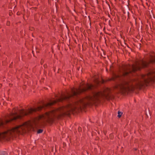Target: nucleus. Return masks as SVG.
Listing matches in <instances>:
<instances>
[{
  "label": "nucleus",
  "mask_w": 155,
  "mask_h": 155,
  "mask_svg": "<svg viewBox=\"0 0 155 155\" xmlns=\"http://www.w3.org/2000/svg\"><path fill=\"white\" fill-rule=\"evenodd\" d=\"M151 58L149 62H147L143 61L141 63V65L142 68H148L150 64H155V57L152 55H150Z\"/></svg>",
  "instance_id": "nucleus-6"
},
{
  "label": "nucleus",
  "mask_w": 155,
  "mask_h": 155,
  "mask_svg": "<svg viewBox=\"0 0 155 155\" xmlns=\"http://www.w3.org/2000/svg\"><path fill=\"white\" fill-rule=\"evenodd\" d=\"M13 136V127L6 131L0 133V140L1 139H5L8 136Z\"/></svg>",
  "instance_id": "nucleus-5"
},
{
  "label": "nucleus",
  "mask_w": 155,
  "mask_h": 155,
  "mask_svg": "<svg viewBox=\"0 0 155 155\" xmlns=\"http://www.w3.org/2000/svg\"><path fill=\"white\" fill-rule=\"evenodd\" d=\"M134 71H136V68H134Z\"/></svg>",
  "instance_id": "nucleus-28"
},
{
  "label": "nucleus",
  "mask_w": 155,
  "mask_h": 155,
  "mask_svg": "<svg viewBox=\"0 0 155 155\" xmlns=\"http://www.w3.org/2000/svg\"><path fill=\"white\" fill-rule=\"evenodd\" d=\"M17 15H19L18 14V13H17Z\"/></svg>",
  "instance_id": "nucleus-49"
},
{
  "label": "nucleus",
  "mask_w": 155,
  "mask_h": 155,
  "mask_svg": "<svg viewBox=\"0 0 155 155\" xmlns=\"http://www.w3.org/2000/svg\"><path fill=\"white\" fill-rule=\"evenodd\" d=\"M128 10H127V11Z\"/></svg>",
  "instance_id": "nucleus-52"
},
{
  "label": "nucleus",
  "mask_w": 155,
  "mask_h": 155,
  "mask_svg": "<svg viewBox=\"0 0 155 155\" xmlns=\"http://www.w3.org/2000/svg\"><path fill=\"white\" fill-rule=\"evenodd\" d=\"M92 95H87L85 98L88 101L95 104L100 102V98L102 95L101 91H93L91 92Z\"/></svg>",
  "instance_id": "nucleus-2"
},
{
  "label": "nucleus",
  "mask_w": 155,
  "mask_h": 155,
  "mask_svg": "<svg viewBox=\"0 0 155 155\" xmlns=\"http://www.w3.org/2000/svg\"><path fill=\"white\" fill-rule=\"evenodd\" d=\"M83 30V28H80V31H81V32H82V31Z\"/></svg>",
  "instance_id": "nucleus-27"
},
{
  "label": "nucleus",
  "mask_w": 155,
  "mask_h": 155,
  "mask_svg": "<svg viewBox=\"0 0 155 155\" xmlns=\"http://www.w3.org/2000/svg\"><path fill=\"white\" fill-rule=\"evenodd\" d=\"M42 59H41V64H42L43 63V62H42Z\"/></svg>",
  "instance_id": "nucleus-31"
},
{
  "label": "nucleus",
  "mask_w": 155,
  "mask_h": 155,
  "mask_svg": "<svg viewBox=\"0 0 155 155\" xmlns=\"http://www.w3.org/2000/svg\"><path fill=\"white\" fill-rule=\"evenodd\" d=\"M75 43H76V40H75Z\"/></svg>",
  "instance_id": "nucleus-48"
},
{
  "label": "nucleus",
  "mask_w": 155,
  "mask_h": 155,
  "mask_svg": "<svg viewBox=\"0 0 155 155\" xmlns=\"http://www.w3.org/2000/svg\"><path fill=\"white\" fill-rule=\"evenodd\" d=\"M114 62L110 66L109 71L111 73L112 77L111 80L115 81L119 80L121 82L120 84V87L121 90L125 93L133 92L135 89L141 90L144 89L150 85V82L154 83L155 80L154 78H149L145 79L143 83L139 82L137 83L136 86L133 85L130 86L129 82L125 78V77L127 76L129 73L127 71V67L125 64H117V66L118 69V72L120 74H117L115 73L114 70V66L113 64Z\"/></svg>",
  "instance_id": "nucleus-1"
},
{
  "label": "nucleus",
  "mask_w": 155,
  "mask_h": 155,
  "mask_svg": "<svg viewBox=\"0 0 155 155\" xmlns=\"http://www.w3.org/2000/svg\"><path fill=\"white\" fill-rule=\"evenodd\" d=\"M127 47H128V48H129L128 45H127Z\"/></svg>",
  "instance_id": "nucleus-53"
},
{
  "label": "nucleus",
  "mask_w": 155,
  "mask_h": 155,
  "mask_svg": "<svg viewBox=\"0 0 155 155\" xmlns=\"http://www.w3.org/2000/svg\"><path fill=\"white\" fill-rule=\"evenodd\" d=\"M53 113V111H51L46 112L44 114L39 115L37 118L38 123L42 124L45 123L46 120L53 122V120L52 117Z\"/></svg>",
  "instance_id": "nucleus-3"
},
{
  "label": "nucleus",
  "mask_w": 155,
  "mask_h": 155,
  "mask_svg": "<svg viewBox=\"0 0 155 155\" xmlns=\"http://www.w3.org/2000/svg\"><path fill=\"white\" fill-rule=\"evenodd\" d=\"M106 71L107 72L108 71V70L107 68H106Z\"/></svg>",
  "instance_id": "nucleus-38"
},
{
  "label": "nucleus",
  "mask_w": 155,
  "mask_h": 155,
  "mask_svg": "<svg viewBox=\"0 0 155 155\" xmlns=\"http://www.w3.org/2000/svg\"><path fill=\"white\" fill-rule=\"evenodd\" d=\"M32 37H34V35H33V34H32Z\"/></svg>",
  "instance_id": "nucleus-42"
},
{
  "label": "nucleus",
  "mask_w": 155,
  "mask_h": 155,
  "mask_svg": "<svg viewBox=\"0 0 155 155\" xmlns=\"http://www.w3.org/2000/svg\"><path fill=\"white\" fill-rule=\"evenodd\" d=\"M106 3L108 5L109 7V8H110V5H109V2H106Z\"/></svg>",
  "instance_id": "nucleus-25"
},
{
  "label": "nucleus",
  "mask_w": 155,
  "mask_h": 155,
  "mask_svg": "<svg viewBox=\"0 0 155 155\" xmlns=\"http://www.w3.org/2000/svg\"><path fill=\"white\" fill-rule=\"evenodd\" d=\"M63 147H65L66 146V143L64 142L63 143Z\"/></svg>",
  "instance_id": "nucleus-21"
},
{
  "label": "nucleus",
  "mask_w": 155,
  "mask_h": 155,
  "mask_svg": "<svg viewBox=\"0 0 155 155\" xmlns=\"http://www.w3.org/2000/svg\"><path fill=\"white\" fill-rule=\"evenodd\" d=\"M68 72L70 74V73H71V71H69H69H68Z\"/></svg>",
  "instance_id": "nucleus-30"
},
{
  "label": "nucleus",
  "mask_w": 155,
  "mask_h": 155,
  "mask_svg": "<svg viewBox=\"0 0 155 155\" xmlns=\"http://www.w3.org/2000/svg\"><path fill=\"white\" fill-rule=\"evenodd\" d=\"M99 138L98 137H97L95 139V140H99Z\"/></svg>",
  "instance_id": "nucleus-22"
},
{
  "label": "nucleus",
  "mask_w": 155,
  "mask_h": 155,
  "mask_svg": "<svg viewBox=\"0 0 155 155\" xmlns=\"http://www.w3.org/2000/svg\"><path fill=\"white\" fill-rule=\"evenodd\" d=\"M62 18L63 20V17L62 16Z\"/></svg>",
  "instance_id": "nucleus-51"
},
{
  "label": "nucleus",
  "mask_w": 155,
  "mask_h": 155,
  "mask_svg": "<svg viewBox=\"0 0 155 155\" xmlns=\"http://www.w3.org/2000/svg\"><path fill=\"white\" fill-rule=\"evenodd\" d=\"M42 79L43 80H44V78H42Z\"/></svg>",
  "instance_id": "nucleus-46"
},
{
  "label": "nucleus",
  "mask_w": 155,
  "mask_h": 155,
  "mask_svg": "<svg viewBox=\"0 0 155 155\" xmlns=\"http://www.w3.org/2000/svg\"><path fill=\"white\" fill-rule=\"evenodd\" d=\"M13 109L14 110L15 112L16 111V110L15 108H14Z\"/></svg>",
  "instance_id": "nucleus-33"
},
{
  "label": "nucleus",
  "mask_w": 155,
  "mask_h": 155,
  "mask_svg": "<svg viewBox=\"0 0 155 155\" xmlns=\"http://www.w3.org/2000/svg\"><path fill=\"white\" fill-rule=\"evenodd\" d=\"M68 113L66 114V113H65L64 114L65 115H69L71 113H73L75 111V109L73 108L72 107V105H68Z\"/></svg>",
  "instance_id": "nucleus-8"
},
{
  "label": "nucleus",
  "mask_w": 155,
  "mask_h": 155,
  "mask_svg": "<svg viewBox=\"0 0 155 155\" xmlns=\"http://www.w3.org/2000/svg\"><path fill=\"white\" fill-rule=\"evenodd\" d=\"M15 114H17V115L13 118V120H16L21 118V116L17 115V113L15 112Z\"/></svg>",
  "instance_id": "nucleus-9"
},
{
  "label": "nucleus",
  "mask_w": 155,
  "mask_h": 155,
  "mask_svg": "<svg viewBox=\"0 0 155 155\" xmlns=\"http://www.w3.org/2000/svg\"><path fill=\"white\" fill-rule=\"evenodd\" d=\"M146 1H147V0H146Z\"/></svg>",
  "instance_id": "nucleus-56"
},
{
  "label": "nucleus",
  "mask_w": 155,
  "mask_h": 155,
  "mask_svg": "<svg viewBox=\"0 0 155 155\" xmlns=\"http://www.w3.org/2000/svg\"><path fill=\"white\" fill-rule=\"evenodd\" d=\"M146 115L147 117L148 118V114H147V113L146 114Z\"/></svg>",
  "instance_id": "nucleus-39"
},
{
  "label": "nucleus",
  "mask_w": 155,
  "mask_h": 155,
  "mask_svg": "<svg viewBox=\"0 0 155 155\" xmlns=\"http://www.w3.org/2000/svg\"><path fill=\"white\" fill-rule=\"evenodd\" d=\"M0 155H8V154L5 151H2L0 152Z\"/></svg>",
  "instance_id": "nucleus-11"
},
{
  "label": "nucleus",
  "mask_w": 155,
  "mask_h": 155,
  "mask_svg": "<svg viewBox=\"0 0 155 155\" xmlns=\"http://www.w3.org/2000/svg\"><path fill=\"white\" fill-rule=\"evenodd\" d=\"M94 86L91 84L87 83V87H84L81 90V92H86L88 91H92L94 87Z\"/></svg>",
  "instance_id": "nucleus-7"
},
{
  "label": "nucleus",
  "mask_w": 155,
  "mask_h": 155,
  "mask_svg": "<svg viewBox=\"0 0 155 155\" xmlns=\"http://www.w3.org/2000/svg\"><path fill=\"white\" fill-rule=\"evenodd\" d=\"M130 13L128 11H127V16H128V19L129 18H130Z\"/></svg>",
  "instance_id": "nucleus-18"
},
{
  "label": "nucleus",
  "mask_w": 155,
  "mask_h": 155,
  "mask_svg": "<svg viewBox=\"0 0 155 155\" xmlns=\"http://www.w3.org/2000/svg\"><path fill=\"white\" fill-rule=\"evenodd\" d=\"M78 93V92L76 91H74L73 92V95L71 96H77Z\"/></svg>",
  "instance_id": "nucleus-14"
},
{
  "label": "nucleus",
  "mask_w": 155,
  "mask_h": 155,
  "mask_svg": "<svg viewBox=\"0 0 155 155\" xmlns=\"http://www.w3.org/2000/svg\"><path fill=\"white\" fill-rule=\"evenodd\" d=\"M59 69H58V71H59ZM58 73H59V71H58Z\"/></svg>",
  "instance_id": "nucleus-47"
},
{
  "label": "nucleus",
  "mask_w": 155,
  "mask_h": 155,
  "mask_svg": "<svg viewBox=\"0 0 155 155\" xmlns=\"http://www.w3.org/2000/svg\"><path fill=\"white\" fill-rule=\"evenodd\" d=\"M103 82H104V80H103Z\"/></svg>",
  "instance_id": "nucleus-43"
},
{
  "label": "nucleus",
  "mask_w": 155,
  "mask_h": 155,
  "mask_svg": "<svg viewBox=\"0 0 155 155\" xmlns=\"http://www.w3.org/2000/svg\"><path fill=\"white\" fill-rule=\"evenodd\" d=\"M141 45V44H139V45Z\"/></svg>",
  "instance_id": "nucleus-50"
},
{
  "label": "nucleus",
  "mask_w": 155,
  "mask_h": 155,
  "mask_svg": "<svg viewBox=\"0 0 155 155\" xmlns=\"http://www.w3.org/2000/svg\"><path fill=\"white\" fill-rule=\"evenodd\" d=\"M1 28V26L0 25V28Z\"/></svg>",
  "instance_id": "nucleus-55"
},
{
  "label": "nucleus",
  "mask_w": 155,
  "mask_h": 155,
  "mask_svg": "<svg viewBox=\"0 0 155 155\" xmlns=\"http://www.w3.org/2000/svg\"><path fill=\"white\" fill-rule=\"evenodd\" d=\"M46 73V71H45V70H44V74L45 73Z\"/></svg>",
  "instance_id": "nucleus-37"
},
{
  "label": "nucleus",
  "mask_w": 155,
  "mask_h": 155,
  "mask_svg": "<svg viewBox=\"0 0 155 155\" xmlns=\"http://www.w3.org/2000/svg\"><path fill=\"white\" fill-rule=\"evenodd\" d=\"M35 8V9H37V8H36V7H35V8Z\"/></svg>",
  "instance_id": "nucleus-44"
},
{
  "label": "nucleus",
  "mask_w": 155,
  "mask_h": 155,
  "mask_svg": "<svg viewBox=\"0 0 155 155\" xmlns=\"http://www.w3.org/2000/svg\"><path fill=\"white\" fill-rule=\"evenodd\" d=\"M123 13H124V14H125V13H126V12H125V11H124H124H123Z\"/></svg>",
  "instance_id": "nucleus-36"
},
{
  "label": "nucleus",
  "mask_w": 155,
  "mask_h": 155,
  "mask_svg": "<svg viewBox=\"0 0 155 155\" xmlns=\"http://www.w3.org/2000/svg\"><path fill=\"white\" fill-rule=\"evenodd\" d=\"M10 22L9 21H7L6 22V25L9 26L10 25Z\"/></svg>",
  "instance_id": "nucleus-16"
},
{
  "label": "nucleus",
  "mask_w": 155,
  "mask_h": 155,
  "mask_svg": "<svg viewBox=\"0 0 155 155\" xmlns=\"http://www.w3.org/2000/svg\"><path fill=\"white\" fill-rule=\"evenodd\" d=\"M149 112H150V110H149ZM149 114H150V116H151V113L150 112H149Z\"/></svg>",
  "instance_id": "nucleus-41"
},
{
  "label": "nucleus",
  "mask_w": 155,
  "mask_h": 155,
  "mask_svg": "<svg viewBox=\"0 0 155 155\" xmlns=\"http://www.w3.org/2000/svg\"><path fill=\"white\" fill-rule=\"evenodd\" d=\"M52 18L54 19H55V18H56V16L54 15H53L52 16Z\"/></svg>",
  "instance_id": "nucleus-24"
},
{
  "label": "nucleus",
  "mask_w": 155,
  "mask_h": 155,
  "mask_svg": "<svg viewBox=\"0 0 155 155\" xmlns=\"http://www.w3.org/2000/svg\"><path fill=\"white\" fill-rule=\"evenodd\" d=\"M13 64V62H12L11 63V64L10 65V66H9V67H10L11 68V65H12Z\"/></svg>",
  "instance_id": "nucleus-34"
},
{
  "label": "nucleus",
  "mask_w": 155,
  "mask_h": 155,
  "mask_svg": "<svg viewBox=\"0 0 155 155\" xmlns=\"http://www.w3.org/2000/svg\"><path fill=\"white\" fill-rule=\"evenodd\" d=\"M82 128L81 127H78V130L79 132H81L82 131Z\"/></svg>",
  "instance_id": "nucleus-15"
},
{
  "label": "nucleus",
  "mask_w": 155,
  "mask_h": 155,
  "mask_svg": "<svg viewBox=\"0 0 155 155\" xmlns=\"http://www.w3.org/2000/svg\"><path fill=\"white\" fill-rule=\"evenodd\" d=\"M123 113L122 112L118 111L117 112V114H118L117 117L119 118H120L122 116V114H123Z\"/></svg>",
  "instance_id": "nucleus-10"
},
{
  "label": "nucleus",
  "mask_w": 155,
  "mask_h": 155,
  "mask_svg": "<svg viewBox=\"0 0 155 155\" xmlns=\"http://www.w3.org/2000/svg\"><path fill=\"white\" fill-rule=\"evenodd\" d=\"M34 28L31 27V28H30L29 30H30L31 31H32L34 30Z\"/></svg>",
  "instance_id": "nucleus-19"
},
{
  "label": "nucleus",
  "mask_w": 155,
  "mask_h": 155,
  "mask_svg": "<svg viewBox=\"0 0 155 155\" xmlns=\"http://www.w3.org/2000/svg\"><path fill=\"white\" fill-rule=\"evenodd\" d=\"M74 17L75 21H78V19H77V17L75 16H74Z\"/></svg>",
  "instance_id": "nucleus-23"
},
{
  "label": "nucleus",
  "mask_w": 155,
  "mask_h": 155,
  "mask_svg": "<svg viewBox=\"0 0 155 155\" xmlns=\"http://www.w3.org/2000/svg\"><path fill=\"white\" fill-rule=\"evenodd\" d=\"M127 6L128 7V5H127Z\"/></svg>",
  "instance_id": "nucleus-54"
},
{
  "label": "nucleus",
  "mask_w": 155,
  "mask_h": 155,
  "mask_svg": "<svg viewBox=\"0 0 155 155\" xmlns=\"http://www.w3.org/2000/svg\"><path fill=\"white\" fill-rule=\"evenodd\" d=\"M43 131V130L42 129H39L37 130V134H40L42 133Z\"/></svg>",
  "instance_id": "nucleus-13"
},
{
  "label": "nucleus",
  "mask_w": 155,
  "mask_h": 155,
  "mask_svg": "<svg viewBox=\"0 0 155 155\" xmlns=\"http://www.w3.org/2000/svg\"><path fill=\"white\" fill-rule=\"evenodd\" d=\"M134 149L135 151H136L137 150V148H135Z\"/></svg>",
  "instance_id": "nucleus-40"
},
{
  "label": "nucleus",
  "mask_w": 155,
  "mask_h": 155,
  "mask_svg": "<svg viewBox=\"0 0 155 155\" xmlns=\"http://www.w3.org/2000/svg\"><path fill=\"white\" fill-rule=\"evenodd\" d=\"M55 5H56V12H58V8H57L58 7V6L57 5H56V3H55Z\"/></svg>",
  "instance_id": "nucleus-20"
},
{
  "label": "nucleus",
  "mask_w": 155,
  "mask_h": 155,
  "mask_svg": "<svg viewBox=\"0 0 155 155\" xmlns=\"http://www.w3.org/2000/svg\"><path fill=\"white\" fill-rule=\"evenodd\" d=\"M32 53L33 54V55L34 56V51H32Z\"/></svg>",
  "instance_id": "nucleus-32"
},
{
  "label": "nucleus",
  "mask_w": 155,
  "mask_h": 155,
  "mask_svg": "<svg viewBox=\"0 0 155 155\" xmlns=\"http://www.w3.org/2000/svg\"><path fill=\"white\" fill-rule=\"evenodd\" d=\"M51 151L52 152H54V147H51Z\"/></svg>",
  "instance_id": "nucleus-26"
},
{
  "label": "nucleus",
  "mask_w": 155,
  "mask_h": 155,
  "mask_svg": "<svg viewBox=\"0 0 155 155\" xmlns=\"http://www.w3.org/2000/svg\"><path fill=\"white\" fill-rule=\"evenodd\" d=\"M43 67L44 68H46L48 67V66H47V65L46 64H45L43 65Z\"/></svg>",
  "instance_id": "nucleus-17"
},
{
  "label": "nucleus",
  "mask_w": 155,
  "mask_h": 155,
  "mask_svg": "<svg viewBox=\"0 0 155 155\" xmlns=\"http://www.w3.org/2000/svg\"><path fill=\"white\" fill-rule=\"evenodd\" d=\"M55 103V101H50L49 102L46 104L43 103V105L39 106L37 107L34 108H31V110L32 111L36 112L37 111H40L44 108H48L53 105Z\"/></svg>",
  "instance_id": "nucleus-4"
},
{
  "label": "nucleus",
  "mask_w": 155,
  "mask_h": 155,
  "mask_svg": "<svg viewBox=\"0 0 155 155\" xmlns=\"http://www.w3.org/2000/svg\"><path fill=\"white\" fill-rule=\"evenodd\" d=\"M66 27H67V28L68 29V27L67 26V25H66Z\"/></svg>",
  "instance_id": "nucleus-45"
},
{
  "label": "nucleus",
  "mask_w": 155,
  "mask_h": 155,
  "mask_svg": "<svg viewBox=\"0 0 155 155\" xmlns=\"http://www.w3.org/2000/svg\"><path fill=\"white\" fill-rule=\"evenodd\" d=\"M111 140H113L114 137V135L113 133L110 134L109 136Z\"/></svg>",
  "instance_id": "nucleus-12"
},
{
  "label": "nucleus",
  "mask_w": 155,
  "mask_h": 155,
  "mask_svg": "<svg viewBox=\"0 0 155 155\" xmlns=\"http://www.w3.org/2000/svg\"><path fill=\"white\" fill-rule=\"evenodd\" d=\"M80 69V67H78L77 68V69L78 71H79Z\"/></svg>",
  "instance_id": "nucleus-29"
},
{
  "label": "nucleus",
  "mask_w": 155,
  "mask_h": 155,
  "mask_svg": "<svg viewBox=\"0 0 155 155\" xmlns=\"http://www.w3.org/2000/svg\"><path fill=\"white\" fill-rule=\"evenodd\" d=\"M103 52H104V55H105L106 54V52L105 51H103Z\"/></svg>",
  "instance_id": "nucleus-35"
}]
</instances>
